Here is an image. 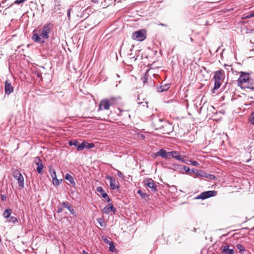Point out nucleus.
Segmentation results:
<instances>
[{"label": "nucleus", "instance_id": "6", "mask_svg": "<svg viewBox=\"0 0 254 254\" xmlns=\"http://www.w3.org/2000/svg\"><path fill=\"white\" fill-rule=\"evenodd\" d=\"M163 134H169L173 130L172 125L167 121H164L163 127L161 128Z\"/></svg>", "mask_w": 254, "mask_h": 254}, {"label": "nucleus", "instance_id": "27", "mask_svg": "<svg viewBox=\"0 0 254 254\" xmlns=\"http://www.w3.org/2000/svg\"><path fill=\"white\" fill-rule=\"evenodd\" d=\"M137 192L138 194H139L140 195V196L142 198L146 200V198H147L148 196L146 194V193H143L141 190H138Z\"/></svg>", "mask_w": 254, "mask_h": 254}, {"label": "nucleus", "instance_id": "4", "mask_svg": "<svg viewBox=\"0 0 254 254\" xmlns=\"http://www.w3.org/2000/svg\"><path fill=\"white\" fill-rule=\"evenodd\" d=\"M53 25L51 23L45 25L43 27V29L40 36L44 39H48L49 37V34L51 32Z\"/></svg>", "mask_w": 254, "mask_h": 254}, {"label": "nucleus", "instance_id": "44", "mask_svg": "<svg viewBox=\"0 0 254 254\" xmlns=\"http://www.w3.org/2000/svg\"><path fill=\"white\" fill-rule=\"evenodd\" d=\"M204 173H205L204 172H203V171H201V172H200V174H199V175H200V176H202V177H204V175H205Z\"/></svg>", "mask_w": 254, "mask_h": 254}, {"label": "nucleus", "instance_id": "46", "mask_svg": "<svg viewBox=\"0 0 254 254\" xmlns=\"http://www.w3.org/2000/svg\"><path fill=\"white\" fill-rule=\"evenodd\" d=\"M70 9H69L68 10V12H67V15H68V17H69V16H70Z\"/></svg>", "mask_w": 254, "mask_h": 254}, {"label": "nucleus", "instance_id": "19", "mask_svg": "<svg viewBox=\"0 0 254 254\" xmlns=\"http://www.w3.org/2000/svg\"><path fill=\"white\" fill-rule=\"evenodd\" d=\"M166 151L163 149H161L159 150L158 152H157L155 154V156H161L162 158L166 159V156L167 154Z\"/></svg>", "mask_w": 254, "mask_h": 254}, {"label": "nucleus", "instance_id": "47", "mask_svg": "<svg viewBox=\"0 0 254 254\" xmlns=\"http://www.w3.org/2000/svg\"><path fill=\"white\" fill-rule=\"evenodd\" d=\"M83 254H88L87 253L85 252L84 251H83Z\"/></svg>", "mask_w": 254, "mask_h": 254}, {"label": "nucleus", "instance_id": "7", "mask_svg": "<svg viewBox=\"0 0 254 254\" xmlns=\"http://www.w3.org/2000/svg\"><path fill=\"white\" fill-rule=\"evenodd\" d=\"M13 176L18 181V185L20 187L23 188L24 187V178L22 174L18 171H16L14 172Z\"/></svg>", "mask_w": 254, "mask_h": 254}, {"label": "nucleus", "instance_id": "29", "mask_svg": "<svg viewBox=\"0 0 254 254\" xmlns=\"http://www.w3.org/2000/svg\"><path fill=\"white\" fill-rule=\"evenodd\" d=\"M53 183L55 186H59L60 184V181L59 180L57 179V177L53 178Z\"/></svg>", "mask_w": 254, "mask_h": 254}, {"label": "nucleus", "instance_id": "10", "mask_svg": "<svg viewBox=\"0 0 254 254\" xmlns=\"http://www.w3.org/2000/svg\"><path fill=\"white\" fill-rule=\"evenodd\" d=\"M165 121L162 119L155 120L153 123V125L155 129L161 130L163 127L164 121Z\"/></svg>", "mask_w": 254, "mask_h": 254}, {"label": "nucleus", "instance_id": "1", "mask_svg": "<svg viewBox=\"0 0 254 254\" xmlns=\"http://www.w3.org/2000/svg\"><path fill=\"white\" fill-rule=\"evenodd\" d=\"M121 100L120 97H112L110 98L105 99L100 102L99 110H109L111 106L116 105Z\"/></svg>", "mask_w": 254, "mask_h": 254}, {"label": "nucleus", "instance_id": "32", "mask_svg": "<svg viewBox=\"0 0 254 254\" xmlns=\"http://www.w3.org/2000/svg\"><path fill=\"white\" fill-rule=\"evenodd\" d=\"M141 80L142 81V82H143L144 84H145L147 81V79H148V77H147V75L146 74V73H145L141 78Z\"/></svg>", "mask_w": 254, "mask_h": 254}, {"label": "nucleus", "instance_id": "18", "mask_svg": "<svg viewBox=\"0 0 254 254\" xmlns=\"http://www.w3.org/2000/svg\"><path fill=\"white\" fill-rule=\"evenodd\" d=\"M62 205L64 207L67 208L72 214H74V209L72 208L71 205L68 202H63Z\"/></svg>", "mask_w": 254, "mask_h": 254}, {"label": "nucleus", "instance_id": "42", "mask_svg": "<svg viewBox=\"0 0 254 254\" xmlns=\"http://www.w3.org/2000/svg\"><path fill=\"white\" fill-rule=\"evenodd\" d=\"M63 211V208L62 207H58L57 212L58 213H61Z\"/></svg>", "mask_w": 254, "mask_h": 254}, {"label": "nucleus", "instance_id": "14", "mask_svg": "<svg viewBox=\"0 0 254 254\" xmlns=\"http://www.w3.org/2000/svg\"><path fill=\"white\" fill-rule=\"evenodd\" d=\"M4 90L5 93L7 94H10L13 91V87L9 80H6L5 82Z\"/></svg>", "mask_w": 254, "mask_h": 254}, {"label": "nucleus", "instance_id": "48", "mask_svg": "<svg viewBox=\"0 0 254 254\" xmlns=\"http://www.w3.org/2000/svg\"><path fill=\"white\" fill-rule=\"evenodd\" d=\"M251 231H254V227H253V228L251 229Z\"/></svg>", "mask_w": 254, "mask_h": 254}, {"label": "nucleus", "instance_id": "9", "mask_svg": "<svg viewBox=\"0 0 254 254\" xmlns=\"http://www.w3.org/2000/svg\"><path fill=\"white\" fill-rule=\"evenodd\" d=\"M144 183L148 188L151 189L152 190L154 191L157 190V185L154 183V181L152 179H147L144 181Z\"/></svg>", "mask_w": 254, "mask_h": 254}, {"label": "nucleus", "instance_id": "8", "mask_svg": "<svg viewBox=\"0 0 254 254\" xmlns=\"http://www.w3.org/2000/svg\"><path fill=\"white\" fill-rule=\"evenodd\" d=\"M249 79L250 77L249 74L241 72L240 77L238 80V82L239 84H243L248 82Z\"/></svg>", "mask_w": 254, "mask_h": 254}, {"label": "nucleus", "instance_id": "31", "mask_svg": "<svg viewBox=\"0 0 254 254\" xmlns=\"http://www.w3.org/2000/svg\"><path fill=\"white\" fill-rule=\"evenodd\" d=\"M204 177L205 178H209L210 179H211V180H213L215 178V176L213 175H210V174H206L205 173H204Z\"/></svg>", "mask_w": 254, "mask_h": 254}, {"label": "nucleus", "instance_id": "28", "mask_svg": "<svg viewBox=\"0 0 254 254\" xmlns=\"http://www.w3.org/2000/svg\"><path fill=\"white\" fill-rule=\"evenodd\" d=\"M8 222L9 223H12L14 224L15 222H17L18 220H17V218H16L14 216H11V217H10V218L8 220Z\"/></svg>", "mask_w": 254, "mask_h": 254}, {"label": "nucleus", "instance_id": "25", "mask_svg": "<svg viewBox=\"0 0 254 254\" xmlns=\"http://www.w3.org/2000/svg\"><path fill=\"white\" fill-rule=\"evenodd\" d=\"M49 171L52 178L57 177L56 171L52 167V166H51L49 167Z\"/></svg>", "mask_w": 254, "mask_h": 254}, {"label": "nucleus", "instance_id": "17", "mask_svg": "<svg viewBox=\"0 0 254 254\" xmlns=\"http://www.w3.org/2000/svg\"><path fill=\"white\" fill-rule=\"evenodd\" d=\"M170 86L169 84H165L161 85L159 86H158L157 87V89L158 92H163L167 91L169 89Z\"/></svg>", "mask_w": 254, "mask_h": 254}, {"label": "nucleus", "instance_id": "2", "mask_svg": "<svg viewBox=\"0 0 254 254\" xmlns=\"http://www.w3.org/2000/svg\"><path fill=\"white\" fill-rule=\"evenodd\" d=\"M213 78L215 80V82L214 86L213 89V93H214V90L219 88L221 84L223 82L225 78L224 71L222 69H220L219 70L215 71Z\"/></svg>", "mask_w": 254, "mask_h": 254}, {"label": "nucleus", "instance_id": "41", "mask_svg": "<svg viewBox=\"0 0 254 254\" xmlns=\"http://www.w3.org/2000/svg\"><path fill=\"white\" fill-rule=\"evenodd\" d=\"M184 169L185 171H186V173H188L189 171H190V168L187 166H185L184 167Z\"/></svg>", "mask_w": 254, "mask_h": 254}, {"label": "nucleus", "instance_id": "24", "mask_svg": "<svg viewBox=\"0 0 254 254\" xmlns=\"http://www.w3.org/2000/svg\"><path fill=\"white\" fill-rule=\"evenodd\" d=\"M11 212L12 210L11 209H7L4 211L3 213V216L5 218H8L9 217H10Z\"/></svg>", "mask_w": 254, "mask_h": 254}, {"label": "nucleus", "instance_id": "26", "mask_svg": "<svg viewBox=\"0 0 254 254\" xmlns=\"http://www.w3.org/2000/svg\"><path fill=\"white\" fill-rule=\"evenodd\" d=\"M32 39L36 42H41L40 41V38L39 37V35L36 33L34 32L32 35Z\"/></svg>", "mask_w": 254, "mask_h": 254}, {"label": "nucleus", "instance_id": "20", "mask_svg": "<svg viewBox=\"0 0 254 254\" xmlns=\"http://www.w3.org/2000/svg\"><path fill=\"white\" fill-rule=\"evenodd\" d=\"M223 252L226 254H234L233 249H230L228 245H225L222 247Z\"/></svg>", "mask_w": 254, "mask_h": 254}, {"label": "nucleus", "instance_id": "43", "mask_svg": "<svg viewBox=\"0 0 254 254\" xmlns=\"http://www.w3.org/2000/svg\"><path fill=\"white\" fill-rule=\"evenodd\" d=\"M107 202H109L110 201H111V199L110 198H109V197L108 196V195H107V197H106V198H105Z\"/></svg>", "mask_w": 254, "mask_h": 254}, {"label": "nucleus", "instance_id": "16", "mask_svg": "<svg viewBox=\"0 0 254 254\" xmlns=\"http://www.w3.org/2000/svg\"><path fill=\"white\" fill-rule=\"evenodd\" d=\"M173 158H175L178 160L182 161L183 162H186L184 159L185 156H181L180 153L178 151H173Z\"/></svg>", "mask_w": 254, "mask_h": 254}, {"label": "nucleus", "instance_id": "30", "mask_svg": "<svg viewBox=\"0 0 254 254\" xmlns=\"http://www.w3.org/2000/svg\"><path fill=\"white\" fill-rule=\"evenodd\" d=\"M173 151L167 152L166 159H170L171 158H173Z\"/></svg>", "mask_w": 254, "mask_h": 254}, {"label": "nucleus", "instance_id": "35", "mask_svg": "<svg viewBox=\"0 0 254 254\" xmlns=\"http://www.w3.org/2000/svg\"><path fill=\"white\" fill-rule=\"evenodd\" d=\"M190 162L193 166H197L199 165V163L196 161L190 160Z\"/></svg>", "mask_w": 254, "mask_h": 254}, {"label": "nucleus", "instance_id": "40", "mask_svg": "<svg viewBox=\"0 0 254 254\" xmlns=\"http://www.w3.org/2000/svg\"><path fill=\"white\" fill-rule=\"evenodd\" d=\"M97 220L101 226H104V222H103V221H102V219H97Z\"/></svg>", "mask_w": 254, "mask_h": 254}, {"label": "nucleus", "instance_id": "36", "mask_svg": "<svg viewBox=\"0 0 254 254\" xmlns=\"http://www.w3.org/2000/svg\"><path fill=\"white\" fill-rule=\"evenodd\" d=\"M104 242L107 243V244H109V245L110 244H113V242L112 241H111L110 240H109L107 238H105L104 239H103Z\"/></svg>", "mask_w": 254, "mask_h": 254}, {"label": "nucleus", "instance_id": "12", "mask_svg": "<svg viewBox=\"0 0 254 254\" xmlns=\"http://www.w3.org/2000/svg\"><path fill=\"white\" fill-rule=\"evenodd\" d=\"M106 179L110 180V186L112 190L118 189L119 186L116 184V180L115 178H113L110 176H107Z\"/></svg>", "mask_w": 254, "mask_h": 254}, {"label": "nucleus", "instance_id": "13", "mask_svg": "<svg viewBox=\"0 0 254 254\" xmlns=\"http://www.w3.org/2000/svg\"><path fill=\"white\" fill-rule=\"evenodd\" d=\"M116 211V209L112 203L108 204L103 209V213L106 214H108L110 212H115Z\"/></svg>", "mask_w": 254, "mask_h": 254}, {"label": "nucleus", "instance_id": "23", "mask_svg": "<svg viewBox=\"0 0 254 254\" xmlns=\"http://www.w3.org/2000/svg\"><path fill=\"white\" fill-rule=\"evenodd\" d=\"M97 190L101 193V194L102 195V196L104 198H106V197H107V193L105 191V190H104L103 189V188L101 187H98L97 188Z\"/></svg>", "mask_w": 254, "mask_h": 254}, {"label": "nucleus", "instance_id": "3", "mask_svg": "<svg viewBox=\"0 0 254 254\" xmlns=\"http://www.w3.org/2000/svg\"><path fill=\"white\" fill-rule=\"evenodd\" d=\"M146 38V31L145 29H141L132 33V38L138 41H142Z\"/></svg>", "mask_w": 254, "mask_h": 254}, {"label": "nucleus", "instance_id": "15", "mask_svg": "<svg viewBox=\"0 0 254 254\" xmlns=\"http://www.w3.org/2000/svg\"><path fill=\"white\" fill-rule=\"evenodd\" d=\"M95 147V145L93 143H88L87 142H83L82 145H80V146H78L79 149H81V150H83L84 148H92Z\"/></svg>", "mask_w": 254, "mask_h": 254}, {"label": "nucleus", "instance_id": "21", "mask_svg": "<svg viewBox=\"0 0 254 254\" xmlns=\"http://www.w3.org/2000/svg\"><path fill=\"white\" fill-rule=\"evenodd\" d=\"M65 179L70 183L72 186L74 187L75 186L74 179L70 174H66L65 176Z\"/></svg>", "mask_w": 254, "mask_h": 254}, {"label": "nucleus", "instance_id": "33", "mask_svg": "<svg viewBox=\"0 0 254 254\" xmlns=\"http://www.w3.org/2000/svg\"><path fill=\"white\" fill-rule=\"evenodd\" d=\"M237 249L240 251V252H243L245 251V249L244 247L241 244L237 245Z\"/></svg>", "mask_w": 254, "mask_h": 254}, {"label": "nucleus", "instance_id": "5", "mask_svg": "<svg viewBox=\"0 0 254 254\" xmlns=\"http://www.w3.org/2000/svg\"><path fill=\"white\" fill-rule=\"evenodd\" d=\"M217 192L216 191H206L201 193L200 195L196 197V199H205L210 197L215 196Z\"/></svg>", "mask_w": 254, "mask_h": 254}, {"label": "nucleus", "instance_id": "22", "mask_svg": "<svg viewBox=\"0 0 254 254\" xmlns=\"http://www.w3.org/2000/svg\"><path fill=\"white\" fill-rule=\"evenodd\" d=\"M68 144L70 146L74 145L76 147L77 150L78 151H81V149H78V146H80V145H82V143H80L77 140H73V141H70L68 142Z\"/></svg>", "mask_w": 254, "mask_h": 254}, {"label": "nucleus", "instance_id": "39", "mask_svg": "<svg viewBox=\"0 0 254 254\" xmlns=\"http://www.w3.org/2000/svg\"><path fill=\"white\" fill-rule=\"evenodd\" d=\"M117 175L120 178L122 179L124 178L125 177L124 175L120 171H118Z\"/></svg>", "mask_w": 254, "mask_h": 254}, {"label": "nucleus", "instance_id": "45", "mask_svg": "<svg viewBox=\"0 0 254 254\" xmlns=\"http://www.w3.org/2000/svg\"><path fill=\"white\" fill-rule=\"evenodd\" d=\"M1 198L2 200H4L6 199V196L4 195H1Z\"/></svg>", "mask_w": 254, "mask_h": 254}, {"label": "nucleus", "instance_id": "34", "mask_svg": "<svg viewBox=\"0 0 254 254\" xmlns=\"http://www.w3.org/2000/svg\"><path fill=\"white\" fill-rule=\"evenodd\" d=\"M109 247V250L110 251L112 252H114L116 251V248L114 246V243H113V244H110Z\"/></svg>", "mask_w": 254, "mask_h": 254}, {"label": "nucleus", "instance_id": "37", "mask_svg": "<svg viewBox=\"0 0 254 254\" xmlns=\"http://www.w3.org/2000/svg\"><path fill=\"white\" fill-rule=\"evenodd\" d=\"M250 120L252 123L254 125V113H252L250 117Z\"/></svg>", "mask_w": 254, "mask_h": 254}, {"label": "nucleus", "instance_id": "38", "mask_svg": "<svg viewBox=\"0 0 254 254\" xmlns=\"http://www.w3.org/2000/svg\"><path fill=\"white\" fill-rule=\"evenodd\" d=\"M253 17H254V10L252 13H251L250 14L247 15L246 16V18H250Z\"/></svg>", "mask_w": 254, "mask_h": 254}, {"label": "nucleus", "instance_id": "11", "mask_svg": "<svg viewBox=\"0 0 254 254\" xmlns=\"http://www.w3.org/2000/svg\"><path fill=\"white\" fill-rule=\"evenodd\" d=\"M34 162L37 165V171L39 174H42L43 172V165L42 162V160L38 157L35 158Z\"/></svg>", "mask_w": 254, "mask_h": 254}]
</instances>
